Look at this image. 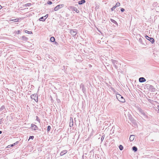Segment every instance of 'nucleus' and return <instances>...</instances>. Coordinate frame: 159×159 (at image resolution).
I'll return each mask as SVG.
<instances>
[{
  "label": "nucleus",
  "instance_id": "1",
  "mask_svg": "<svg viewBox=\"0 0 159 159\" xmlns=\"http://www.w3.org/2000/svg\"><path fill=\"white\" fill-rule=\"evenodd\" d=\"M111 61L114 66L116 69H117L119 67H120L121 64L119 63L118 61L113 59H112Z\"/></svg>",
  "mask_w": 159,
  "mask_h": 159
},
{
  "label": "nucleus",
  "instance_id": "2",
  "mask_svg": "<svg viewBox=\"0 0 159 159\" xmlns=\"http://www.w3.org/2000/svg\"><path fill=\"white\" fill-rule=\"evenodd\" d=\"M139 111L140 112L141 114L143 116V117L145 119H149V117L145 113L144 111L142 110L140 108H139L138 109Z\"/></svg>",
  "mask_w": 159,
  "mask_h": 159
},
{
  "label": "nucleus",
  "instance_id": "3",
  "mask_svg": "<svg viewBox=\"0 0 159 159\" xmlns=\"http://www.w3.org/2000/svg\"><path fill=\"white\" fill-rule=\"evenodd\" d=\"M116 97L118 100L122 102H125V100L124 98L121 96L120 95L117 94L116 95Z\"/></svg>",
  "mask_w": 159,
  "mask_h": 159
},
{
  "label": "nucleus",
  "instance_id": "4",
  "mask_svg": "<svg viewBox=\"0 0 159 159\" xmlns=\"http://www.w3.org/2000/svg\"><path fill=\"white\" fill-rule=\"evenodd\" d=\"M31 98L32 99H34V101L36 102L38 101V96L36 94H34L31 95L30 96Z\"/></svg>",
  "mask_w": 159,
  "mask_h": 159
},
{
  "label": "nucleus",
  "instance_id": "5",
  "mask_svg": "<svg viewBox=\"0 0 159 159\" xmlns=\"http://www.w3.org/2000/svg\"><path fill=\"white\" fill-rule=\"evenodd\" d=\"M64 6V5L63 4L59 5H57L56 7H55L54 8V11H57L59 9L63 7Z\"/></svg>",
  "mask_w": 159,
  "mask_h": 159
},
{
  "label": "nucleus",
  "instance_id": "6",
  "mask_svg": "<svg viewBox=\"0 0 159 159\" xmlns=\"http://www.w3.org/2000/svg\"><path fill=\"white\" fill-rule=\"evenodd\" d=\"M146 38L149 40L150 42H151L152 43H154V39L152 38L149 37L147 35L145 36Z\"/></svg>",
  "mask_w": 159,
  "mask_h": 159
},
{
  "label": "nucleus",
  "instance_id": "7",
  "mask_svg": "<svg viewBox=\"0 0 159 159\" xmlns=\"http://www.w3.org/2000/svg\"><path fill=\"white\" fill-rule=\"evenodd\" d=\"M147 87H148V88L150 90H151V91L152 92H154L155 90V89L153 87V86L152 85H148L147 86Z\"/></svg>",
  "mask_w": 159,
  "mask_h": 159
},
{
  "label": "nucleus",
  "instance_id": "8",
  "mask_svg": "<svg viewBox=\"0 0 159 159\" xmlns=\"http://www.w3.org/2000/svg\"><path fill=\"white\" fill-rule=\"evenodd\" d=\"M76 30H70V34L73 36H75L76 34Z\"/></svg>",
  "mask_w": 159,
  "mask_h": 159
},
{
  "label": "nucleus",
  "instance_id": "9",
  "mask_svg": "<svg viewBox=\"0 0 159 159\" xmlns=\"http://www.w3.org/2000/svg\"><path fill=\"white\" fill-rule=\"evenodd\" d=\"M31 127L32 128V129L34 130H37L38 129V127H37V126L35 125H34L32 124Z\"/></svg>",
  "mask_w": 159,
  "mask_h": 159
},
{
  "label": "nucleus",
  "instance_id": "10",
  "mask_svg": "<svg viewBox=\"0 0 159 159\" xmlns=\"http://www.w3.org/2000/svg\"><path fill=\"white\" fill-rule=\"evenodd\" d=\"M146 80V79L143 77H140L139 79V81L141 83L144 82Z\"/></svg>",
  "mask_w": 159,
  "mask_h": 159
},
{
  "label": "nucleus",
  "instance_id": "11",
  "mask_svg": "<svg viewBox=\"0 0 159 159\" xmlns=\"http://www.w3.org/2000/svg\"><path fill=\"white\" fill-rule=\"evenodd\" d=\"M80 88L82 89V90L84 93L85 91V88L84 85L82 84H81L80 85Z\"/></svg>",
  "mask_w": 159,
  "mask_h": 159
},
{
  "label": "nucleus",
  "instance_id": "12",
  "mask_svg": "<svg viewBox=\"0 0 159 159\" xmlns=\"http://www.w3.org/2000/svg\"><path fill=\"white\" fill-rule=\"evenodd\" d=\"M67 152V150H63L61 152L60 154V155L61 156H63L65 154H66Z\"/></svg>",
  "mask_w": 159,
  "mask_h": 159
},
{
  "label": "nucleus",
  "instance_id": "13",
  "mask_svg": "<svg viewBox=\"0 0 159 159\" xmlns=\"http://www.w3.org/2000/svg\"><path fill=\"white\" fill-rule=\"evenodd\" d=\"M86 1L85 0H81L78 2V4L79 5H82Z\"/></svg>",
  "mask_w": 159,
  "mask_h": 159
},
{
  "label": "nucleus",
  "instance_id": "14",
  "mask_svg": "<svg viewBox=\"0 0 159 159\" xmlns=\"http://www.w3.org/2000/svg\"><path fill=\"white\" fill-rule=\"evenodd\" d=\"M134 139V135H131L129 138V140L130 141H133Z\"/></svg>",
  "mask_w": 159,
  "mask_h": 159
},
{
  "label": "nucleus",
  "instance_id": "15",
  "mask_svg": "<svg viewBox=\"0 0 159 159\" xmlns=\"http://www.w3.org/2000/svg\"><path fill=\"white\" fill-rule=\"evenodd\" d=\"M48 17V16L45 18H44V17L43 16L40 18L39 19V20L44 21Z\"/></svg>",
  "mask_w": 159,
  "mask_h": 159
},
{
  "label": "nucleus",
  "instance_id": "16",
  "mask_svg": "<svg viewBox=\"0 0 159 159\" xmlns=\"http://www.w3.org/2000/svg\"><path fill=\"white\" fill-rule=\"evenodd\" d=\"M22 39L24 41H27L28 39L24 36H23L21 37Z\"/></svg>",
  "mask_w": 159,
  "mask_h": 159
},
{
  "label": "nucleus",
  "instance_id": "17",
  "mask_svg": "<svg viewBox=\"0 0 159 159\" xmlns=\"http://www.w3.org/2000/svg\"><path fill=\"white\" fill-rule=\"evenodd\" d=\"M5 107L4 106H2L1 107V108H0V111H2L3 112L5 110Z\"/></svg>",
  "mask_w": 159,
  "mask_h": 159
},
{
  "label": "nucleus",
  "instance_id": "18",
  "mask_svg": "<svg viewBox=\"0 0 159 159\" xmlns=\"http://www.w3.org/2000/svg\"><path fill=\"white\" fill-rule=\"evenodd\" d=\"M55 39L53 37H52L50 38V41L52 42H54L55 41Z\"/></svg>",
  "mask_w": 159,
  "mask_h": 159
},
{
  "label": "nucleus",
  "instance_id": "19",
  "mask_svg": "<svg viewBox=\"0 0 159 159\" xmlns=\"http://www.w3.org/2000/svg\"><path fill=\"white\" fill-rule=\"evenodd\" d=\"M73 10L74 11H76L77 13H79V10H78L76 7H75L73 8Z\"/></svg>",
  "mask_w": 159,
  "mask_h": 159
},
{
  "label": "nucleus",
  "instance_id": "20",
  "mask_svg": "<svg viewBox=\"0 0 159 159\" xmlns=\"http://www.w3.org/2000/svg\"><path fill=\"white\" fill-rule=\"evenodd\" d=\"M133 150L135 152H136L137 150V148L135 146H134L132 147Z\"/></svg>",
  "mask_w": 159,
  "mask_h": 159
},
{
  "label": "nucleus",
  "instance_id": "21",
  "mask_svg": "<svg viewBox=\"0 0 159 159\" xmlns=\"http://www.w3.org/2000/svg\"><path fill=\"white\" fill-rule=\"evenodd\" d=\"M110 20H111V21L112 23H114V24H117V22L115 20H113L112 19H111Z\"/></svg>",
  "mask_w": 159,
  "mask_h": 159
},
{
  "label": "nucleus",
  "instance_id": "22",
  "mask_svg": "<svg viewBox=\"0 0 159 159\" xmlns=\"http://www.w3.org/2000/svg\"><path fill=\"white\" fill-rule=\"evenodd\" d=\"M10 20L11 21L16 22H18V19H14L11 20Z\"/></svg>",
  "mask_w": 159,
  "mask_h": 159
},
{
  "label": "nucleus",
  "instance_id": "23",
  "mask_svg": "<svg viewBox=\"0 0 159 159\" xmlns=\"http://www.w3.org/2000/svg\"><path fill=\"white\" fill-rule=\"evenodd\" d=\"M25 32L26 33H28L29 34H32V32H31V31H29L27 30H25Z\"/></svg>",
  "mask_w": 159,
  "mask_h": 159
},
{
  "label": "nucleus",
  "instance_id": "24",
  "mask_svg": "<svg viewBox=\"0 0 159 159\" xmlns=\"http://www.w3.org/2000/svg\"><path fill=\"white\" fill-rule=\"evenodd\" d=\"M120 3L119 2H117L116 3V5L115 6L116 7H117L120 6Z\"/></svg>",
  "mask_w": 159,
  "mask_h": 159
},
{
  "label": "nucleus",
  "instance_id": "25",
  "mask_svg": "<svg viewBox=\"0 0 159 159\" xmlns=\"http://www.w3.org/2000/svg\"><path fill=\"white\" fill-rule=\"evenodd\" d=\"M18 143V142H16L15 143L11 144V146H15Z\"/></svg>",
  "mask_w": 159,
  "mask_h": 159
},
{
  "label": "nucleus",
  "instance_id": "26",
  "mask_svg": "<svg viewBox=\"0 0 159 159\" xmlns=\"http://www.w3.org/2000/svg\"><path fill=\"white\" fill-rule=\"evenodd\" d=\"M119 148L120 150L123 149V147L122 145H120L119 146Z\"/></svg>",
  "mask_w": 159,
  "mask_h": 159
},
{
  "label": "nucleus",
  "instance_id": "27",
  "mask_svg": "<svg viewBox=\"0 0 159 159\" xmlns=\"http://www.w3.org/2000/svg\"><path fill=\"white\" fill-rule=\"evenodd\" d=\"M31 4L30 3H28L26 4L25 5L26 7H30L31 5Z\"/></svg>",
  "mask_w": 159,
  "mask_h": 159
},
{
  "label": "nucleus",
  "instance_id": "28",
  "mask_svg": "<svg viewBox=\"0 0 159 159\" xmlns=\"http://www.w3.org/2000/svg\"><path fill=\"white\" fill-rule=\"evenodd\" d=\"M36 120L38 121L39 123L40 122V119L39 118V117L38 116H36Z\"/></svg>",
  "mask_w": 159,
  "mask_h": 159
},
{
  "label": "nucleus",
  "instance_id": "29",
  "mask_svg": "<svg viewBox=\"0 0 159 159\" xmlns=\"http://www.w3.org/2000/svg\"><path fill=\"white\" fill-rule=\"evenodd\" d=\"M116 8V7H115V6H114L112 8H111V10L112 11H114L115 9Z\"/></svg>",
  "mask_w": 159,
  "mask_h": 159
},
{
  "label": "nucleus",
  "instance_id": "30",
  "mask_svg": "<svg viewBox=\"0 0 159 159\" xmlns=\"http://www.w3.org/2000/svg\"><path fill=\"white\" fill-rule=\"evenodd\" d=\"M73 125V119H72V122H70V127L71 126V125L72 126Z\"/></svg>",
  "mask_w": 159,
  "mask_h": 159
},
{
  "label": "nucleus",
  "instance_id": "31",
  "mask_svg": "<svg viewBox=\"0 0 159 159\" xmlns=\"http://www.w3.org/2000/svg\"><path fill=\"white\" fill-rule=\"evenodd\" d=\"M50 129H51V127L49 125L48 126V129H47V130L48 131H49Z\"/></svg>",
  "mask_w": 159,
  "mask_h": 159
},
{
  "label": "nucleus",
  "instance_id": "32",
  "mask_svg": "<svg viewBox=\"0 0 159 159\" xmlns=\"http://www.w3.org/2000/svg\"><path fill=\"white\" fill-rule=\"evenodd\" d=\"M47 3L48 4H49V5H51L52 3V2L50 1H48V2Z\"/></svg>",
  "mask_w": 159,
  "mask_h": 159
},
{
  "label": "nucleus",
  "instance_id": "33",
  "mask_svg": "<svg viewBox=\"0 0 159 159\" xmlns=\"http://www.w3.org/2000/svg\"><path fill=\"white\" fill-rule=\"evenodd\" d=\"M104 136H102L101 139V140L102 141H103V139H104Z\"/></svg>",
  "mask_w": 159,
  "mask_h": 159
},
{
  "label": "nucleus",
  "instance_id": "34",
  "mask_svg": "<svg viewBox=\"0 0 159 159\" xmlns=\"http://www.w3.org/2000/svg\"><path fill=\"white\" fill-rule=\"evenodd\" d=\"M120 11L121 12H124L125 11V9L124 8H121L120 9Z\"/></svg>",
  "mask_w": 159,
  "mask_h": 159
},
{
  "label": "nucleus",
  "instance_id": "35",
  "mask_svg": "<svg viewBox=\"0 0 159 159\" xmlns=\"http://www.w3.org/2000/svg\"><path fill=\"white\" fill-rule=\"evenodd\" d=\"M34 137L33 136H30L29 137V139H34Z\"/></svg>",
  "mask_w": 159,
  "mask_h": 159
},
{
  "label": "nucleus",
  "instance_id": "36",
  "mask_svg": "<svg viewBox=\"0 0 159 159\" xmlns=\"http://www.w3.org/2000/svg\"><path fill=\"white\" fill-rule=\"evenodd\" d=\"M139 41L141 43H142V39L141 38H140L139 39Z\"/></svg>",
  "mask_w": 159,
  "mask_h": 159
},
{
  "label": "nucleus",
  "instance_id": "37",
  "mask_svg": "<svg viewBox=\"0 0 159 159\" xmlns=\"http://www.w3.org/2000/svg\"><path fill=\"white\" fill-rule=\"evenodd\" d=\"M17 32H17V34H20V30H18L17 31Z\"/></svg>",
  "mask_w": 159,
  "mask_h": 159
},
{
  "label": "nucleus",
  "instance_id": "38",
  "mask_svg": "<svg viewBox=\"0 0 159 159\" xmlns=\"http://www.w3.org/2000/svg\"><path fill=\"white\" fill-rule=\"evenodd\" d=\"M1 122H2V119H1L0 120V124H1Z\"/></svg>",
  "mask_w": 159,
  "mask_h": 159
},
{
  "label": "nucleus",
  "instance_id": "39",
  "mask_svg": "<svg viewBox=\"0 0 159 159\" xmlns=\"http://www.w3.org/2000/svg\"><path fill=\"white\" fill-rule=\"evenodd\" d=\"M47 16H48V14L46 15L45 16H44V18L46 17Z\"/></svg>",
  "mask_w": 159,
  "mask_h": 159
},
{
  "label": "nucleus",
  "instance_id": "40",
  "mask_svg": "<svg viewBox=\"0 0 159 159\" xmlns=\"http://www.w3.org/2000/svg\"><path fill=\"white\" fill-rule=\"evenodd\" d=\"M2 8V7L0 5V9Z\"/></svg>",
  "mask_w": 159,
  "mask_h": 159
},
{
  "label": "nucleus",
  "instance_id": "41",
  "mask_svg": "<svg viewBox=\"0 0 159 159\" xmlns=\"http://www.w3.org/2000/svg\"><path fill=\"white\" fill-rule=\"evenodd\" d=\"M72 118H70V121H71V120H72Z\"/></svg>",
  "mask_w": 159,
  "mask_h": 159
},
{
  "label": "nucleus",
  "instance_id": "42",
  "mask_svg": "<svg viewBox=\"0 0 159 159\" xmlns=\"http://www.w3.org/2000/svg\"><path fill=\"white\" fill-rule=\"evenodd\" d=\"M2 133V132L1 131H0V134H1Z\"/></svg>",
  "mask_w": 159,
  "mask_h": 159
},
{
  "label": "nucleus",
  "instance_id": "43",
  "mask_svg": "<svg viewBox=\"0 0 159 159\" xmlns=\"http://www.w3.org/2000/svg\"><path fill=\"white\" fill-rule=\"evenodd\" d=\"M10 145H8V147H9ZM9 148H10V147H8Z\"/></svg>",
  "mask_w": 159,
  "mask_h": 159
},
{
  "label": "nucleus",
  "instance_id": "44",
  "mask_svg": "<svg viewBox=\"0 0 159 159\" xmlns=\"http://www.w3.org/2000/svg\"><path fill=\"white\" fill-rule=\"evenodd\" d=\"M82 159H84V158H82Z\"/></svg>",
  "mask_w": 159,
  "mask_h": 159
}]
</instances>
